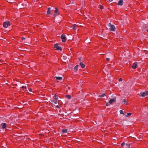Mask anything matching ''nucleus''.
Masks as SVG:
<instances>
[{"label": "nucleus", "mask_w": 148, "mask_h": 148, "mask_svg": "<svg viewBox=\"0 0 148 148\" xmlns=\"http://www.w3.org/2000/svg\"><path fill=\"white\" fill-rule=\"evenodd\" d=\"M148 95V91H146L144 92L140 93L139 94V95L140 97H144L145 96Z\"/></svg>", "instance_id": "obj_2"}, {"label": "nucleus", "mask_w": 148, "mask_h": 148, "mask_svg": "<svg viewBox=\"0 0 148 148\" xmlns=\"http://www.w3.org/2000/svg\"><path fill=\"white\" fill-rule=\"evenodd\" d=\"M125 143L123 142V143H121V146L122 147H123L125 145Z\"/></svg>", "instance_id": "obj_24"}, {"label": "nucleus", "mask_w": 148, "mask_h": 148, "mask_svg": "<svg viewBox=\"0 0 148 148\" xmlns=\"http://www.w3.org/2000/svg\"><path fill=\"white\" fill-rule=\"evenodd\" d=\"M118 5H122L123 4V1L122 0H119L118 3Z\"/></svg>", "instance_id": "obj_10"}, {"label": "nucleus", "mask_w": 148, "mask_h": 148, "mask_svg": "<svg viewBox=\"0 0 148 148\" xmlns=\"http://www.w3.org/2000/svg\"><path fill=\"white\" fill-rule=\"evenodd\" d=\"M78 65H76L75 66L74 68V69L75 70H77L78 69Z\"/></svg>", "instance_id": "obj_21"}, {"label": "nucleus", "mask_w": 148, "mask_h": 148, "mask_svg": "<svg viewBox=\"0 0 148 148\" xmlns=\"http://www.w3.org/2000/svg\"><path fill=\"white\" fill-rule=\"evenodd\" d=\"M3 26L5 28L9 26L10 25V23L9 21L4 22L3 24Z\"/></svg>", "instance_id": "obj_3"}, {"label": "nucleus", "mask_w": 148, "mask_h": 148, "mask_svg": "<svg viewBox=\"0 0 148 148\" xmlns=\"http://www.w3.org/2000/svg\"><path fill=\"white\" fill-rule=\"evenodd\" d=\"M51 101L53 103L55 104H56L57 103V101L56 100V101Z\"/></svg>", "instance_id": "obj_22"}, {"label": "nucleus", "mask_w": 148, "mask_h": 148, "mask_svg": "<svg viewBox=\"0 0 148 148\" xmlns=\"http://www.w3.org/2000/svg\"><path fill=\"white\" fill-rule=\"evenodd\" d=\"M25 39V38H24V37H22V38H21V39L22 40H24Z\"/></svg>", "instance_id": "obj_30"}, {"label": "nucleus", "mask_w": 148, "mask_h": 148, "mask_svg": "<svg viewBox=\"0 0 148 148\" xmlns=\"http://www.w3.org/2000/svg\"><path fill=\"white\" fill-rule=\"evenodd\" d=\"M61 38L62 39V42H65L66 41V38L64 34H62L61 36Z\"/></svg>", "instance_id": "obj_5"}, {"label": "nucleus", "mask_w": 148, "mask_h": 148, "mask_svg": "<svg viewBox=\"0 0 148 148\" xmlns=\"http://www.w3.org/2000/svg\"><path fill=\"white\" fill-rule=\"evenodd\" d=\"M106 95V94L103 93L101 95H99V97H104Z\"/></svg>", "instance_id": "obj_16"}, {"label": "nucleus", "mask_w": 148, "mask_h": 148, "mask_svg": "<svg viewBox=\"0 0 148 148\" xmlns=\"http://www.w3.org/2000/svg\"><path fill=\"white\" fill-rule=\"evenodd\" d=\"M126 99H124V100L123 101V102H124V103H126Z\"/></svg>", "instance_id": "obj_29"}, {"label": "nucleus", "mask_w": 148, "mask_h": 148, "mask_svg": "<svg viewBox=\"0 0 148 148\" xmlns=\"http://www.w3.org/2000/svg\"><path fill=\"white\" fill-rule=\"evenodd\" d=\"M66 97L69 99H70L71 98V96L69 95H66Z\"/></svg>", "instance_id": "obj_23"}, {"label": "nucleus", "mask_w": 148, "mask_h": 148, "mask_svg": "<svg viewBox=\"0 0 148 148\" xmlns=\"http://www.w3.org/2000/svg\"><path fill=\"white\" fill-rule=\"evenodd\" d=\"M109 26L110 27V30L111 31H114L115 30V26L112 25L110 23H109L108 24Z\"/></svg>", "instance_id": "obj_1"}, {"label": "nucleus", "mask_w": 148, "mask_h": 148, "mask_svg": "<svg viewBox=\"0 0 148 148\" xmlns=\"http://www.w3.org/2000/svg\"><path fill=\"white\" fill-rule=\"evenodd\" d=\"M120 112L121 114H123L124 115H125V114L123 113V111L122 110H120Z\"/></svg>", "instance_id": "obj_20"}, {"label": "nucleus", "mask_w": 148, "mask_h": 148, "mask_svg": "<svg viewBox=\"0 0 148 148\" xmlns=\"http://www.w3.org/2000/svg\"><path fill=\"white\" fill-rule=\"evenodd\" d=\"M2 128L3 129H5L6 127V123H2L1 124Z\"/></svg>", "instance_id": "obj_8"}, {"label": "nucleus", "mask_w": 148, "mask_h": 148, "mask_svg": "<svg viewBox=\"0 0 148 148\" xmlns=\"http://www.w3.org/2000/svg\"><path fill=\"white\" fill-rule=\"evenodd\" d=\"M67 130L65 129V130H62V132L63 133H66L67 132Z\"/></svg>", "instance_id": "obj_19"}, {"label": "nucleus", "mask_w": 148, "mask_h": 148, "mask_svg": "<svg viewBox=\"0 0 148 148\" xmlns=\"http://www.w3.org/2000/svg\"><path fill=\"white\" fill-rule=\"evenodd\" d=\"M147 32H148V29H147Z\"/></svg>", "instance_id": "obj_32"}, {"label": "nucleus", "mask_w": 148, "mask_h": 148, "mask_svg": "<svg viewBox=\"0 0 148 148\" xmlns=\"http://www.w3.org/2000/svg\"><path fill=\"white\" fill-rule=\"evenodd\" d=\"M116 101V98H114L112 99H111L109 101V103L110 104L112 103L113 102L115 101Z\"/></svg>", "instance_id": "obj_9"}, {"label": "nucleus", "mask_w": 148, "mask_h": 148, "mask_svg": "<svg viewBox=\"0 0 148 148\" xmlns=\"http://www.w3.org/2000/svg\"><path fill=\"white\" fill-rule=\"evenodd\" d=\"M47 13L48 14H51V8L50 7H49L48 8V10L47 12Z\"/></svg>", "instance_id": "obj_12"}, {"label": "nucleus", "mask_w": 148, "mask_h": 148, "mask_svg": "<svg viewBox=\"0 0 148 148\" xmlns=\"http://www.w3.org/2000/svg\"><path fill=\"white\" fill-rule=\"evenodd\" d=\"M77 27V25L76 24H74L72 27L73 29L74 30H76V28Z\"/></svg>", "instance_id": "obj_15"}, {"label": "nucleus", "mask_w": 148, "mask_h": 148, "mask_svg": "<svg viewBox=\"0 0 148 148\" xmlns=\"http://www.w3.org/2000/svg\"><path fill=\"white\" fill-rule=\"evenodd\" d=\"M132 67L133 69H136L138 67L137 63L135 62L133 63Z\"/></svg>", "instance_id": "obj_7"}, {"label": "nucleus", "mask_w": 148, "mask_h": 148, "mask_svg": "<svg viewBox=\"0 0 148 148\" xmlns=\"http://www.w3.org/2000/svg\"><path fill=\"white\" fill-rule=\"evenodd\" d=\"M55 10L54 11L55 14H53V15L55 18L56 16L60 14V13L58 12V10L57 8H55Z\"/></svg>", "instance_id": "obj_4"}, {"label": "nucleus", "mask_w": 148, "mask_h": 148, "mask_svg": "<svg viewBox=\"0 0 148 148\" xmlns=\"http://www.w3.org/2000/svg\"><path fill=\"white\" fill-rule=\"evenodd\" d=\"M22 88L23 89V90L26 89V86H23Z\"/></svg>", "instance_id": "obj_26"}, {"label": "nucleus", "mask_w": 148, "mask_h": 148, "mask_svg": "<svg viewBox=\"0 0 148 148\" xmlns=\"http://www.w3.org/2000/svg\"><path fill=\"white\" fill-rule=\"evenodd\" d=\"M119 80L120 82L122 81V79L121 78H120L119 79Z\"/></svg>", "instance_id": "obj_27"}, {"label": "nucleus", "mask_w": 148, "mask_h": 148, "mask_svg": "<svg viewBox=\"0 0 148 148\" xmlns=\"http://www.w3.org/2000/svg\"><path fill=\"white\" fill-rule=\"evenodd\" d=\"M131 114H132V113L129 112V113H127V115H126V117H128L130 116L131 115Z\"/></svg>", "instance_id": "obj_17"}, {"label": "nucleus", "mask_w": 148, "mask_h": 148, "mask_svg": "<svg viewBox=\"0 0 148 148\" xmlns=\"http://www.w3.org/2000/svg\"><path fill=\"white\" fill-rule=\"evenodd\" d=\"M29 91L30 92H32V89L31 88H30L29 89Z\"/></svg>", "instance_id": "obj_28"}, {"label": "nucleus", "mask_w": 148, "mask_h": 148, "mask_svg": "<svg viewBox=\"0 0 148 148\" xmlns=\"http://www.w3.org/2000/svg\"><path fill=\"white\" fill-rule=\"evenodd\" d=\"M54 47L56 48L57 50H60L61 51L62 50V49L61 47L58 46V44H56L55 45H54Z\"/></svg>", "instance_id": "obj_6"}, {"label": "nucleus", "mask_w": 148, "mask_h": 148, "mask_svg": "<svg viewBox=\"0 0 148 148\" xmlns=\"http://www.w3.org/2000/svg\"><path fill=\"white\" fill-rule=\"evenodd\" d=\"M53 98L56 100L57 101L58 99V95L55 94L54 96H53Z\"/></svg>", "instance_id": "obj_11"}, {"label": "nucleus", "mask_w": 148, "mask_h": 148, "mask_svg": "<svg viewBox=\"0 0 148 148\" xmlns=\"http://www.w3.org/2000/svg\"><path fill=\"white\" fill-rule=\"evenodd\" d=\"M126 148H130V145L129 144H127L126 145Z\"/></svg>", "instance_id": "obj_18"}, {"label": "nucleus", "mask_w": 148, "mask_h": 148, "mask_svg": "<svg viewBox=\"0 0 148 148\" xmlns=\"http://www.w3.org/2000/svg\"><path fill=\"white\" fill-rule=\"evenodd\" d=\"M106 60L107 61H109V60H110V59L109 58H107L106 59Z\"/></svg>", "instance_id": "obj_31"}, {"label": "nucleus", "mask_w": 148, "mask_h": 148, "mask_svg": "<svg viewBox=\"0 0 148 148\" xmlns=\"http://www.w3.org/2000/svg\"><path fill=\"white\" fill-rule=\"evenodd\" d=\"M55 78L58 80H61L62 79V77H56Z\"/></svg>", "instance_id": "obj_13"}, {"label": "nucleus", "mask_w": 148, "mask_h": 148, "mask_svg": "<svg viewBox=\"0 0 148 148\" xmlns=\"http://www.w3.org/2000/svg\"><path fill=\"white\" fill-rule=\"evenodd\" d=\"M80 66H81V67L83 68H84L85 66V65L82 62H81L80 63Z\"/></svg>", "instance_id": "obj_14"}, {"label": "nucleus", "mask_w": 148, "mask_h": 148, "mask_svg": "<svg viewBox=\"0 0 148 148\" xmlns=\"http://www.w3.org/2000/svg\"><path fill=\"white\" fill-rule=\"evenodd\" d=\"M57 107H59V106H57Z\"/></svg>", "instance_id": "obj_33"}, {"label": "nucleus", "mask_w": 148, "mask_h": 148, "mask_svg": "<svg viewBox=\"0 0 148 148\" xmlns=\"http://www.w3.org/2000/svg\"><path fill=\"white\" fill-rule=\"evenodd\" d=\"M99 8L101 9H103V7L101 5H100Z\"/></svg>", "instance_id": "obj_25"}, {"label": "nucleus", "mask_w": 148, "mask_h": 148, "mask_svg": "<svg viewBox=\"0 0 148 148\" xmlns=\"http://www.w3.org/2000/svg\"><path fill=\"white\" fill-rule=\"evenodd\" d=\"M106 105L107 106V105H108L107 104H106Z\"/></svg>", "instance_id": "obj_34"}]
</instances>
